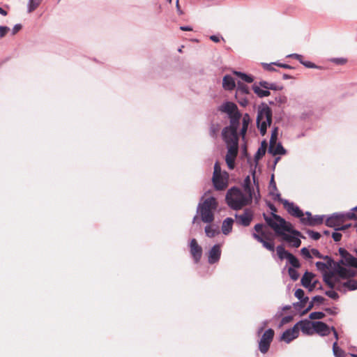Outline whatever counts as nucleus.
<instances>
[{
	"instance_id": "nucleus-9",
	"label": "nucleus",
	"mask_w": 357,
	"mask_h": 357,
	"mask_svg": "<svg viewBox=\"0 0 357 357\" xmlns=\"http://www.w3.org/2000/svg\"><path fill=\"white\" fill-rule=\"evenodd\" d=\"M274 337V331L271 328L266 330L259 342V349L262 354H266Z\"/></svg>"
},
{
	"instance_id": "nucleus-4",
	"label": "nucleus",
	"mask_w": 357,
	"mask_h": 357,
	"mask_svg": "<svg viewBox=\"0 0 357 357\" xmlns=\"http://www.w3.org/2000/svg\"><path fill=\"white\" fill-rule=\"evenodd\" d=\"M326 261H317L316 263L317 268L323 274L324 280L325 281V276L332 273L333 275L337 274L342 278H345L349 276H354L355 272L351 268L342 267L340 263L334 262L328 256L323 258Z\"/></svg>"
},
{
	"instance_id": "nucleus-24",
	"label": "nucleus",
	"mask_w": 357,
	"mask_h": 357,
	"mask_svg": "<svg viewBox=\"0 0 357 357\" xmlns=\"http://www.w3.org/2000/svg\"><path fill=\"white\" fill-rule=\"evenodd\" d=\"M314 279V275L311 273L305 272L301 278V284L303 287L309 288L312 290L314 287V284H312V280Z\"/></svg>"
},
{
	"instance_id": "nucleus-35",
	"label": "nucleus",
	"mask_w": 357,
	"mask_h": 357,
	"mask_svg": "<svg viewBox=\"0 0 357 357\" xmlns=\"http://www.w3.org/2000/svg\"><path fill=\"white\" fill-rule=\"evenodd\" d=\"M277 255L280 259H287L289 255L291 253L288 252L282 245H279L276 248Z\"/></svg>"
},
{
	"instance_id": "nucleus-1",
	"label": "nucleus",
	"mask_w": 357,
	"mask_h": 357,
	"mask_svg": "<svg viewBox=\"0 0 357 357\" xmlns=\"http://www.w3.org/2000/svg\"><path fill=\"white\" fill-rule=\"evenodd\" d=\"M265 220L278 235L282 236L291 246L298 248L301 245V241L298 238L300 232L293 230L291 223L276 214H273L271 217L265 216Z\"/></svg>"
},
{
	"instance_id": "nucleus-53",
	"label": "nucleus",
	"mask_w": 357,
	"mask_h": 357,
	"mask_svg": "<svg viewBox=\"0 0 357 357\" xmlns=\"http://www.w3.org/2000/svg\"><path fill=\"white\" fill-rule=\"evenodd\" d=\"M311 254H312L313 256H314V257H317V258H319V259H323V258H324V257H323V256H322V255L319 252V250H316V249H312V250H311Z\"/></svg>"
},
{
	"instance_id": "nucleus-59",
	"label": "nucleus",
	"mask_w": 357,
	"mask_h": 357,
	"mask_svg": "<svg viewBox=\"0 0 357 357\" xmlns=\"http://www.w3.org/2000/svg\"><path fill=\"white\" fill-rule=\"evenodd\" d=\"M264 69L267 70H269V71H272V70H274V68H273V65H275L274 63H262Z\"/></svg>"
},
{
	"instance_id": "nucleus-19",
	"label": "nucleus",
	"mask_w": 357,
	"mask_h": 357,
	"mask_svg": "<svg viewBox=\"0 0 357 357\" xmlns=\"http://www.w3.org/2000/svg\"><path fill=\"white\" fill-rule=\"evenodd\" d=\"M268 152L274 156L277 155H282L287 153V151L282 146V144L277 142H273V143H269Z\"/></svg>"
},
{
	"instance_id": "nucleus-54",
	"label": "nucleus",
	"mask_w": 357,
	"mask_h": 357,
	"mask_svg": "<svg viewBox=\"0 0 357 357\" xmlns=\"http://www.w3.org/2000/svg\"><path fill=\"white\" fill-rule=\"evenodd\" d=\"M302 64L303 66H305V67L310 68H317L314 63H313L310 61H304L303 62H302Z\"/></svg>"
},
{
	"instance_id": "nucleus-41",
	"label": "nucleus",
	"mask_w": 357,
	"mask_h": 357,
	"mask_svg": "<svg viewBox=\"0 0 357 357\" xmlns=\"http://www.w3.org/2000/svg\"><path fill=\"white\" fill-rule=\"evenodd\" d=\"M335 289L331 288V289L325 291L326 295H327L329 298L337 300L339 298L338 294L334 290Z\"/></svg>"
},
{
	"instance_id": "nucleus-49",
	"label": "nucleus",
	"mask_w": 357,
	"mask_h": 357,
	"mask_svg": "<svg viewBox=\"0 0 357 357\" xmlns=\"http://www.w3.org/2000/svg\"><path fill=\"white\" fill-rule=\"evenodd\" d=\"M301 252L302 255H303L305 258H307V259L312 258L311 251H310L307 248H303L301 250Z\"/></svg>"
},
{
	"instance_id": "nucleus-14",
	"label": "nucleus",
	"mask_w": 357,
	"mask_h": 357,
	"mask_svg": "<svg viewBox=\"0 0 357 357\" xmlns=\"http://www.w3.org/2000/svg\"><path fill=\"white\" fill-rule=\"evenodd\" d=\"M323 220V215L312 216L311 213L307 211L305 212V216L304 219L301 220V223L304 225L314 226L322 223Z\"/></svg>"
},
{
	"instance_id": "nucleus-44",
	"label": "nucleus",
	"mask_w": 357,
	"mask_h": 357,
	"mask_svg": "<svg viewBox=\"0 0 357 357\" xmlns=\"http://www.w3.org/2000/svg\"><path fill=\"white\" fill-rule=\"evenodd\" d=\"M248 92L249 91L248 86L238 84V86L236 91L237 94H247Z\"/></svg>"
},
{
	"instance_id": "nucleus-43",
	"label": "nucleus",
	"mask_w": 357,
	"mask_h": 357,
	"mask_svg": "<svg viewBox=\"0 0 357 357\" xmlns=\"http://www.w3.org/2000/svg\"><path fill=\"white\" fill-rule=\"evenodd\" d=\"M219 175H223V172L221 171L220 165L219 162H216L214 165V171H213V175L215 176V179L216 178L217 176Z\"/></svg>"
},
{
	"instance_id": "nucleus-6",
	"label": "nucleus",
	"mask_w": 357,
	"mask_h": 357,
	"mask_svg": "<svg viewBox=\"0 0 357 357\" xmlns=\"http://www.w3.org/2000/svg\"><path fill=\"white\" fill-rule=\"evenodd\" d=\"M353 276L342 278L337 274L333 275L332 273L325 276V282L332 289L342 292L357 289V281L351 279Z\"/></svg>"
},
{
	"instance_id": "nucleus-46",
	"label": "nucleus",
	"mask_w": 357,
	"mask_h": 357,
	"mask_svg": "<svg viewBox=\"0 0 357 357\" xmlns=\"http://www.w3.org/2000/svg\"><path fill=\"white\" fill-rule=\"evenodd\" d=\"M307 233L311 238L315 241L319 240L321 236L320 234L317 231L308 230Z\"/></svg>"
},
{
	"instance_id": "nucleus-57",
	"label": "nucleus",
	"mask_w": 357,
	"mask_h": 357,
	"mask_svg": "<svg viewBox=\"0 0 357 357\" xmlns=\"http://www.w3.org/2000/svg\"><path fill=\"white\" fill-rule=\"evenodd\" d=\"M332 237L335 241L337 242L341 240L342 234L338 232H333L332 234Z\"/></svg>"
},
{
	"instance_id": "nucleus-5",
	"label": "nucleus",
	"mask_w": 357,
	"mask_h": 357,
	"mask_svg": "<svg viewBox=\"0 0 357 357\" xmlns=\"http://www.w3.org/2000/svg\"><path fill=\"white\" fill-rule=\"evenodd\" d=\"M252 197V195L234 187L227 191L225 199L231 208L238 211L250 204Z\"/></svg>"
},
{
	"instance_id": "nucleus-12",
	"label": "nucleus",
	"mask_w": 357,
	"mask_h": 357,
	"mask_svg": "<svg viewBox=\"0 0 357 357\" xmlns=\"http://www.w3.org/2000/svg\"><path fill=\"white\" fill-rule=\"evenodd\" d=\"M222 250L220 248V245L216 244L214 245L208 252V261L210 264H213L217 263L221 256Z\"/></svg>"
},
{
	"instance_id": "nucleus-13",
	"label": "nucleus",
	"mask_w": 357,
	"mask_h": 357,
	"mask_svg": "<svg viewBox=\"0 0 357 357\" xmlns=\"http://www.w3.org/2000/svg\"><path fill=\"white\" fill-rule=\"evenodd\" d=\"M299 335V327L294 326L291 328L286 330L281 336V340L289 343L297 338Z\"/></svg>"
},
{
	"instance_id": "nucleus-17",
	"label": "nucleus",
	"mask_w": 357,
	"mask_h": 357,
	"mask_svg": "<svg viewBox=\"0 0 357 357\" xmlns=\"http://www.w3.org/2000/svg\"><path fill=\"white\" fill-rule=\"evenodd\" d=\"M337 263H340V264L342 267L351 268L356 273V271L352 268V267L357 268V258L353 257L349 253L347 255H346L343 259H341Z\"/></svg>"
},
{
	"instance_id": "nucleus-10",
	"label": "nucleus",
	"mask_w": 357,
	"mask_h": 357,
	"mask_svg": "<svg viewBox=\"0 0 357 357\" xmlns=\"http://www.w3.org/2000/svg\"><path fill=\"white\" fill-rule=\"evenodd\" d=\"M220 110L229 114L230 121L236 120V123H239L241 115L238 111L237 106L234 103L227 102L220 106Z\"/></svg>"
},
{
	"instance_id": "nucleus-27",
	"label": "nucleus",
	"mask_w": 357,
	"mask_h": 357,
	"mask_svg": "<svg viewBox=\"0 0 357 357\" xmlns=\"http://www.w3.org/2000/svg\"><path fill=\"white\" fill-rule=\"evenodd\" d=\"M234 220L231 218H226L222 224V232L225 235H228L232 230Z\"/></svg>"
},
{
	"instance_id": "nucleus-48",
	"label": "nucleus",
	"mask_w": 357,
	"mask_h": 357,
	"mask_svg": "<svg viewBox=\"0 0 357 357\" xmlns=\"http://www.w3.org/2000/svg\"><path fill=\"white\" fill-rule=\"evenodd\" d=\"M331 61L338 65H344L347 63V59L344 58H333Z\"/></svg>"
},
{
	"instance_id": "nucleus-29",
	"label": "nucleus",
	"mask_w": 357,
	"mask_h": 357,
	"mask_svg": "<svg viewBox=\"0 0 357 357\" xmlns=\"http://www.w3.org/2000/svg\"><path fill=\"white\" fill-rule=\"evenodd\" d=\"M243 188L244 192L251 194L253 195L254 189L252 186L251 178L250 176H247L243 183Z\"/></svg>"
},
{
	"instance_id": "nucleus-52",
	"label": "nucleus",
	"mask_w": 357,
	"mask_h": 357,
	"mask_svg": "<svg viewBox=\"0 0 357 357\" xmlns=\"http://www.w3.org/2000/svg\"><path fill=\"white\" fill-rule=\"evenodd\" d=\"M287 57H291V58H294V59H297L298 61H299V62L301 63H302V62H303L304 61L303 60V56L301 55V54H291L287 56Z\"/></svg>"
},
{
	"instance_id": "nucleus-31",
	"label": "nucleus",
	"mask_w": 357,
	"mask_h": 357,
	"mask_svg": "<svg viewBox=\"0 0 357 357\" xmlns=\"http://www.w3.org/2000/svg\"><path fill=\"white\" fill-rule=\"evenodd\" d=\"M261 86H262L263 88L268 89L269 91L270 90L280 91L283 89L282 86L278 85L275 83L268 82L266 81H261Z\"/></svg>"
},
{
	"instance_id": "nucleus-34",
	"label": "nucleus",
	"mask_w": 357,
	"mask_h": 357,
	"mask_svg": "<svg viewBox=\"0 0 357 357\" xmlns=\"http://www.w3.org/2000/svg\"><path fill=\"white\" fill-rule=\"evenodd\" d=\"M42 0H29L27 4V12L32 13L41 3Z\"/></svg>"
},
{
	"instance_id": "nucleus-56",
	"label": "nucleus",
	"mask_w": 357,
	"mask_h": 357,
	"mask_svg": "<svg viewBox=\"0 0 357 357\" xmlns=\"http://www.w3.org/2000/svg\"><path fill=\"white\" fill-rule=\"evenodd\" d=\"M277 102L284 104L287 102V98L284 96H280L275 98Z\"/></svg>"
},
{
	"instance_id": "nucleus-39",
	"label": "nucleus",
	"mask_w": 357,
	"mask_h": 357,
	"mask_svg": "<svg viewBox=\"0 0 357 357\" xmlns=\"http://www.w3.org/2000/svg\"><path fill=\"white\" fill-rule=\"evenodd\" d=\"M287 261L293 266V268H299L300 267V263H299L298 260L292 254L289 255Z\"/></svg>"
},
{
	"instance_id": "nucleus-25",
	"label": "nucleus",
	"mask_w": 357,
	"mask_h": 357,
	"mask_svg": "<svg viewBox=\"0 0 357 357\" xmlns=\"http://www.w3.org/2000/svg\"><path fill=\"white\" fill-rule=\"evenodd\" d=\"M294 295L298 300H300L299 303L294 304L296 307H298V306L304 307L309 300L308 297H305L304 291L301 289H296Z\"/></svg>"
},
{
	"instance_id": "nucleus-20",
	"label": "nucleus",
	"mask_w": 357,
	"mask_h": 357,
	"mask_svg": "<svg viewBox=\"0 0 357 357\" xmlns=\"http://www.w3.org/2000/svg\"><path fill=\"white\" fill-rule=\"evenodd\" d=\"M314 332L321 336H326L330 333L331 328L322 321H314Z\"/></svg>"
},
{
	"instance_id": "nucleus-32",
	"label": "nucleus",
	"mask_w": 357,
	"mask_h": 357,
	"mask_svg": "<svg viewBox=\"0 0 357 357\" xmlns=\"http://www.w3.org/2000/svg\"><path fill=\"white\" fill-rule=\"evenodd\" d=\"M269 193L270 195L273 197V198L274 199H277L278 200V197H276V194H279L278 192H277V188H276V184L274 181V178H273V175H272L271 176V179L270 181V183H269Z\"/></svg>"
},
{
	"instance_id": "nucleus-11",
	"label": "nucleus",
	"mask_w": 357,
	"mask_h": 357,
	"mask_svg": "<svg viewBox=\"0 0 357 357\" xmlns=\"http://www.w3.org/2000/svg\"><path fill=\"white\" fill-rule=\"evenodd\" d=\"M190 252L195 263H198L202 255V248L192 238L190 243Z\"/></svg>"
},
{
	"instance_id": "nucleus-62",
	"label": "nucleus",
	"mask_w": 357,
	"mask_h": 357,
	"mask_svg": "<svg viewBox=\"0 0 357 357\" xmlns=\"http://www.w3.org/2000/svg\"><path fill=\"white\" fill-rule=\"evenodd\" d=\"M176 10H177L178 15H182L183 11L181 10V9L180 8L178 0H176Z\"/></svg>"
},
{
	"instance_id": "nucleus-30",
	"label": "nucleus",
	"mask_w": 357,
	"mask_h": 357,
	"mask_svg": "<svg viewBox=\"0 0 357 357\" xmlns=\"http://www.w3.org/2000/svg\"><path fill=\"white\" fill-rule=\"evenodd\" d=\"M250 122V116L248 114H244L242 119V128L241 130V135L242 136L243 138H244L245 135Z\"/></svg>"
},
{
	"instance_id": "nucleus-51",
	"label": "nucleus",
	"mask_w": 357,
	"mask_h": 357,
	"mask_svg": "<svg viewBox=\"0 0 357 357\" xmlns=\"http://www.w3.org/2000/svg\"><path fill=\"white\" fill-rule=\"evenodd\" d=\"M9 29L8 26H0V38H3Z\"/></svg>"
},
{
	"instance_id": "nucleus-23",
	"label": "nucleus",
	"mask_w": 357,
	"mask_h": 357,
	"mask_svg": "<svg viewBox=\"0 0 357 357\" xmlns=\"http://www.w3.org/2000/svg\"><path fill=\"white\" fill-rule=\"evenodd\" d=\"M252 88L255 93L259 98L268 97L271 94L268 89L263 88L262 86H261V82L255 83Z\"/></svg>"
},
{
	"instance_id": "nucleus-21",
	"label": "nucleus",
	"mask_w": 357,
	"mask_h": 357,
	"mask_svg": "<svg viewBox=\"0 0 357 357\" xmlns=\"http://www.w3.org/2000/svg\"><path fill=\"white\" fill-rule=\"evenodd\" d=\"M271 234H268V239L261 237L259 234L254 233L253 237L263 244V246L270 251H274V243L271 238Z\"/></svg>"
},
{
	"instance_id": "nucleus-15",
	"label": "nucleus",
	"mask_w": 357,
	"mask_h": 357,
	"mask_svg": "<svg viewBox=\"0 0 357 357\" xmlns=\"http://www.w3.org/2000/svg\"><path fill=\"white\" fill-rule=\"evenodd\" d=\"M229 175L226 172H223V175L217 176L215 179V176H213V183L215 189L221 190L225 189L228 184Z\"/></svg>"
},
{
	"instance_id": "nucleus-2",
	"label": "nucleus",
	"mask_w": 357,
	"mask_h": 357,
	"mask_svg": "<svg viewBox=\"0 0 357 357\" xmlns=\"http://www.w3.org/2000/svg\"><path fill=\"white\" fill-rule=\"evenodd\" d=\"M238 126L239 123H236V120H232L230 121L229 126L225 127L222 131V137L227 149L225 161L230 169L234 167V162L238 151L237 133Z\"/></svg>"
},
{
	"instance_id": "nucleus-22",
	"label": "nucleus",
	"mask_w": 357,
	"mask_h": 357,
	"mask_svg": "<svg viewBox=\"0 0 357 357\" xmlns=\"http://www.w3.org/2000/svg\"><path fill=\"white\" fill-rule=\"evenodd\" d=\"M344 220V215L342 213H334L327 218L326 225L331 227H336L339 225L340 222Z\"/></svg>"
},
{
	"instance_id": "nucleus-28",
	"label": "nucleus",
	"mask_w": 357,
	"mask_h": 357,
	"mask_svg": "<svg viewBox=\"0 0 357 357\" xmlns=\"http://www.w3.org/2000/svg\"><path fill=\"white\" fill-rule=\"evenodd\" d=\"M222 86L226 90H232L236 84L233 77L230 75H225L223 77Z\"/></svg>"
},
{
	"instance_id": "nucleus-63",
	"label": "nucleus",
	"mask_w": 357,
	"mask_h": 357,
	"mask_svg": "<svg viewBox=\"0 0 357 357\" xmlns=\"http://www.w3.org/2000/svg\"><path fill=\"white\" fill-rule=\"evenodd\" d=\"M274 64L275 66H278L283 68H290V66L287 64H282V63H276V62H274Z\"/></svg>"
},
{
	"instance_id": "nucleus-18",
	"label": "nucleus",
	"mask_w": 357,
	"mask_h": 357,
	"mask_svg": "<svg viewBox=\"0 0 357 357\" xmlns=\"http://www.w3.org/2000/svg\"><path fill=\"white\" fill-rule=\"evenodd\" d=\"M252 217H253V213L249 209L245 210L243 213H242L241 215H236V218L237 219L238 222L240 225L245 226V227L248 226L250 224V222L252 220Z\"/></svg>"
},
{
	"instance_id": "nucleus-55",
	"label": "nucleus",
	"mask_w": 357,
	"mask_h": 357,
	"mask_svg": "<svg viewBox=\"0 0 357 357\" xmlns=\"http://www.w3.org/2000/svg\"><path fill=\"white\" fill-rule=\"evenodd\" d=\"M353 211H354L352 210L351 212H349L347 214L342 213L344 215V220L345 218H348V219H351H351H355L356 218V215H355V213Z\"/></svg>"
},
{
	"instance_id": "nucleus-47",
	"label": "nucleus",
	"mask_w": 357,
	"mask_h": 357,
	"mask_svg": "<svg viewBox=\"0 0 357 357\" xmlns=\"http://www.w3.org/2000/svg\"><path fill=\"white\" fill-rule=\"evenodd\" d=\"M219 130L218 125L212 124L210 127V135L211 137H214L216 136L217 132Z\"/></svg>"
},
{
	"instance_id": "nucleus-33",
	"label": "nucleus",
	"mask_w": 357,
	"mask_h": 357,
	"mask_svg": "<svg viewBox=\"0 0 357 357\" xmlns=\"http://www.w3.org/2000/svg\"><path fill=\"white\" fill-rule=\"evenodd\" d=\"M255 230L259 234L261 237L268 239V234H271L266 229H264V226L261 224H257L255 226Z\"/></svg>"
},
{
	"instance_id": "nucleus-8",
	"label": "nucleus",
	"mask_w": 357,
	"mask_h": 357,
	"mask_svg": "<svg viewBox=\"0 0 357 357\" xmlns=\"http://www.w3.org/2000/svg\"><path fill=\"white\" fill-rule=\"evenodd\" d=\"M276 197H278V201L283 204L284 208L288 213L294 217L299 218L301 222L302 219H304L305 213H303L298 206L293 202H290L287 199L281 198L280 194H276Z\"/></svg>"
},
{
	"instance_id": "nucleus-42",
	"label": "nucleus",
	"mask_w": 357,
	"mask_h": 357,
	"mask_svg": "<svg viewBox=\"0 0 357 357\" xmlns=\"http://www.w3.org/2000/svg\"><path fill=\"white\" fill-rule=\"evenodd\" d=\"M289 275L293 280H296L299 278V274L295 268H289L288 270Z\"/></svg>"
},
{
	"instance_id": "nucleus-40",
	"label": "nucleus",
	"mask_w": 357,
	"mask_h": 357,
	"mask_svg": "<svg viewBox=\"0 0 357 357\" xmlns=\"http://www.w3.org/2000/svg\"><path fill=\"white\" fill-rule=\"evenodd\" d=\"M325 317L322 312H313L310 314L309 318L311 319H321Z\"/></svg>"
},
{
	"instance_id": "nucleus-50",
	"label": "nucleus",
	"mask_w": 357,
	"mask_h": 357,
	"mask_svg": "<svg viewBox=\"0 0 357 357\" xmlns=\"http://www.w3.org/2000/svg\"><path fill=\"white\" fill-rule=\"evenodd\" d=\"M324 298L321 296H315L312 298V301L314 303H319L321 304L324 302Z\"/></svg>"
},
{
	"instance_id": "nucleus-3",
	"label": "nucleus",
	"mask_w": 357,
	"mask_h": 357,
	"mask_svg": "<svg viewBox=\"0 0 357 357\" xmlns=\"http://www.w3.org/2000/svg\"><path fill=\"white\" fill-rule=\"evenodd\" d=\"M208 192H206L202 197L200 202L197 207V215L193 218V222H195L197 215H199L204 223H211L214 220V214L216 211L218 203L217 199L212 196H209Z\"/></svg>"
},
{
	"instance_id": "nucleus-7",
	"label": "nucleus",
	"mask_w": 357,
	"mask_h": 357,
	"mask_svg": "<svg viewBox=\"0 0 357 357\" xmlns=\"http://www.w3.org/2000/svg\"><path fill=\"white\" fill-rule=\"evenodd\" d=\"M256 121L261 135H264L272 123V110L267 105L258 107Z\"/></svg>"
},
{
	"instance_id": "nucleus-64",
	"label": "nucleus",
	"mask_w": 357,
	"mask_h": 357,
	"mask_svg": "<svg viewBox=\"0 0 357 357\" xmlns=\"http://www.w3.org/2000/svg\"><path fill=\"white\" fill-rule=\"evenodd\" d=\"M210 38L211 40H213V42H215V43H218L220 41V37L218 36H211L210 37Z\"/></svg>"
},
{
	"instance_id": "nucleus-58",
	"label": "nucleus",
	"mask_w": 357,
	"mask_h": 357,
	"mask_svg": "<svg viewBox=\"0 0 357 357\" xmlns=\"http://www.w3.org/2000/svg\"><path fill=\"white\" fill-rule=\"evenodd\" d=\"M22 29V25L20 24H15L12 29V34H16L20 29Z\"/></svg>"
},
{
	"instance_id": "nucleus-36",
	"label": "nucleus",
	"mask_w": 357,
	"mask_h": 357,
	"mask_svg": "<svg viewBox=\"0 0 357 357\" xmlns=\"http://www.w3.org/2000/svg\"><path fill=\"white\" fill-rule=\"evenodd\" d=\"M234 73L237 75L241 80L247 83H252L254 80L253 77L245 73L234 71Z\"/></svg>"
},
{
	"instance_id": "nucleus-16",
	"label": "nucleus",
	"mask_w": 357,
	"mask_h": 357,
	"mask_svg": "<svg viewBox=\"0 0 357 357\" xmlns=\"http://www.w3.org/2000/svg\"><path fill=\"white\" fill-rule=\"evenodd\" d=\"M295 326L299 327V331L301 330L304 334L311 335L314 333V321L303 320L296 323Z\"/></svg>"
},
{
	"instance_id": "nucleus-26",
	"label": "nucleus",
	"mask_w": 357,
	"mask_h": 357,
	"mask_svg": "<svg viewBox=\"0 0 357 357\" xmlns=\"http://www.w3.org/2000/svg\"><path fill=\"white\" fill-rule=\"evenodd\" d=\"M208 225H207L205 227V229H204L205 234L208 237L213 238L220 234L218 227H217L214 225H211V223H208Z\"/></svg>"
},
{
	"instance_id": "nucleus-37",
	"label": "nucleus",
	"mask_w": 357,
	"mask_h": 357,
	"mask_svg": "<svg viewBox=\"0 0 357 357\" xmlns=\"http://www.w3.org/2000/svg\"><path fill=\"white\" fill-rule=\"evenodd\" d=\"M333 352L335 357H344V351L337 346V342L333 344Z\"/></svg>"
},
{
	"instance_id": "nucleus-38",
	"label": "nucleus",
	"mask_w": 357,
	"mask_h": 357,
	"mask_svg": "<svg viewBox=\"0 0 357 357\" xmlns=\"http://www.w3.org/2000/svg\"><path fill=\"white\" fill-rule=\"evenodd\" d=\"M266 151V143L265 142H263L261 143V146L258 149V151L256 153L255 158L256 159H259L261 158Z\"/></svg>"
},
{
	"instance_id": "nucleus-61",
	"label": "nucleus",
	"mask_w": 357,
	"mask_h": 357,
	"mask_svg": "<svg viewBox=\"0 0 357 357\" xmlns=\"http://www.w3.org/2000/svg\"><path fill=\"white\" fill-rule=\"evenodd\" d=\"M314 305V303L311 301L310 303H309L308 306L304 310L303 314H305V312L310 310L313 307Z\"/></svg>"
},
{
	"instance_id": "nucleus-45",
	"label": "nucleus",
	"mask_w": 357,
	"mask_h": 357,
	"mask_svg": "<svg viewBox=\"0 0 357 357\" xmlns=\"http://www.w3.org/2000/svg\"><path fill=\"white\" fill-rule=\"evenodd\" d=\"M278 135V128L275 127L271 132V136L270 139L269 143H273V142H277Z\"/></svg>"
},
{
	"instance_id": "nucleus-60",
	"label": "nucleus",
	"mask_w": 357,
	"mask_h": 357,
	"mask_svg": "<svg viewBox=\"0 0 357 357\" xmlns=\"http://www.w3.org/2000/svg\"><path fill=\"white\" fill-rule=\"evenodd\" d=\"M339 252H340V255L342 257V259H343L346 255H347L349 254V252H347L343 248H340Z\"/></svg>"
}]
</instances>
